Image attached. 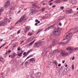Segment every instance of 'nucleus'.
Wrapping results in <instances>:
<instances>
[{"label": "nucleus", "instance_id": "1", "mask_svg": "<svg viewBox=\"0 0 78 78\" xmlns=\"http://www.w3.org/2000/svg\"><path fill=\"white\" fill-rule=\"evenodd\" d=\"M27 18L25 17V15H24L22 16L20 20L16 22L15 25H17V24H19V23H25V21L27 20Z\"/></svg>", "mask_w": 78, "mask_h": 78}, {"label": "nucleus", "instance_id": "2", "mask_svg": "<svg viewBox=\"0 0 78 78\" xmlns=\"http://www.w3.org/2000/svg\"><path fill=\"white\" fill-rule=\"evenodd\" d=\"M4 21H0V27H2V26H4L8 22H10L11 20L9 19H8L6 17H5L4 18Z\"/></svg>", "mask_w": 78, "mask_h": 78}, {"label": "nucleus", "instance_id": "3", "mask_svg": "<svg viewBox=\"0 0 78 78\" xmlns=\"http://www.w3.org/2000/svg\"><path fill=\"white\" fill-rule=\"evenodd\" d=\"M59 33H60V29L59 27H57V29H55L53 32V34L55 36H57L59 34Z\"/></svg>", "mask_w": 78, "mask_h": 78}, {"label": "nucleus", "instance_id": "4", "mask_svg": "<svg viewBox=\"0 0 78 78\" xmlns=\"http://www.w3.org/2000/svg\"><path fill=\"white\" fill-rule=\"evenodd\" d=\"M60 55L62 56H67L69 55V53L62 51L60 52Z\"/></svg>", "mask_w": 78, "mask_h": 78}, {"label": "nucleus", "instance_id": "5", "mask_svg": "<svg viewBox=\"0 0 78 78\" xmlns=\"http://www.w3.org/2000/svg\"><path fill=\"white\" fill-rule=\"evenodd\" d=\"M72 33H67L65 35V38L66 39H69L71 37H72Z\"/></svg>", "mask_w": 78, "mask_h": 78}, {"label": "nucleus", "instance_id": "6", "mask_svg": "<svg viewBox=\"0 0 78 78\" xmlns=\"http://www.w3.org/2000/svg\"><path fill=\"white\" fill-rule=\"evenodd\" d=\"M9 5H10V1H7L5 3L4 8H8Z\"/></svg>", "mask_w": 78, "mask_h": 78}, {"label": "nucleus", "instance_id": "7", "mask_svg": "<svg viewBox=\"0 0 78 78\" xmlns=\"http://www.w3.org/2000/svg\"><path fill=\"white\" fill-rule=\"evenodd\" d=\"M41 45V43L40 42L35 43L34 44V47L35 48L39 47Z\"/></svg>", "mask_w": 78, "mask_h": 78}, {"label": "nucleus", "instance_id": "8", "mask_svg": "<svg viewBox=\"0 0 78 78\" xmlns=\"http://www.w3.org/2000/svg\"><path fill=\"white\" fill-rule=\"evenodd\" d=\"M30 30V27L27 26L25 27V28L24 30V33H27L28 31Z\"/></svg>", "mask_w": 78, "mask_h": 78}, {"label": "nucleus", "instance_id": "9", "mask_svg": "<svg viewBox=\"0 0 78 78\" xmlns=\"http://www.w3.org/2000/svg\"><path fill=\"white\" fill-rule=\"evenodd\" d=\"M56 44H57V42H56V40L55 39H54L52 42V45H55Z\"/></svg>", "mask_w": 78, "mask_h": 78}, {"label": "nucleus", "instance_id": "10", "mask_svg": "<svg viewBox=\"0 0 78 78\" xmlns=\"http://www.w3.org/2000/svg\"><path fill=\"white\" fill-rule=\"evenodd\" d=\"M73 12V11L71 9L68 10L66 11V12L67 14H71V13H72Z\"/></svg>", "mask_w": 78, "mask_h": 78}, {"label": "nucleus", "instance_id": "11", "mask_svg": "<svg viewBox=\"0 0 78 78\" xmlns=\"http://www.w3.org/2000/svg\"><path fill=\"white\" fill-rule=\"evenodd\" d=\"M35 61V59L34 58H33L30 59L29 60V62H34Z\"/></svg>", "mask_w": 78, "mask_h": 78}, {"label": "nucleus", "instance_id": "12", "mask_svg": "<svg viewBox=\"0 0 78 78\" xmlns=\"http://www.w3.org/2000/svg\"><path fill=\"white\" fill-rule=\"evenodd\" d=\"M69 40H68L66 43L65 42H62L61 43V44H62V45H67V43L69 42Z\"/></svg>", "mask_w": 78, "mask_h": 78}, {"label": "nucleus", "instance_id": "13", "mask_svg": "<svg viewBox=\"0 0 78 78\" xmlns=\"http://www.w3.org/2000/svg\"><path fill=\"white\" fill-rule=\"evenodd\" d=\"M15 9V7L14 6H12L10 7V9L9 10L10 12H12L13 10H14Z\"/></svg>", "mask_w": 78, "mask_h": 78}, {"label": "nucleus", "instance_id": "14", "mask_svg": "<svg viewBox=\"0 0 78 78\" xmlns=\"http://www.w3.org/2000/svg\"><path fill=\"white\" fill-rule=\"evenodd\" d=\"M4 10V8H0V16H1V15H2V12Z\"/></svg>", "mask_w": 78, "mask_h": 78}, {"label": "nucleus", "instance_id": "15", "mask_svg": "<svg viewBox=\"0 0 78 78\" xmlns=\"http://www.w3.org/2000/svg\"><path fill=\"white\" fill-rule=\"evenodd\" d=\"M66 50L68 51H72V50H73V49L72 48L70 47H69L66 48Z\"/></svg>", "mask_w": 78, "mask_h": 78}, {"label": "nucleus", "instance_id": "16", "mask_svg": "<svg viewBox=\"0 0 78 78\" xmlns=\"http://www.w3.org/2000/svg\"><path fill=\"white\" fill-rule=\"evenodd\" d=\"M62 73L61 72V71H59L58 73V76H59V77L61 76L62 75Z\"/></svg>", "mask_w": 78, "mask_h": 78}, {"label": "nucleus", "instance_id": "17", "mask_svg": "<svg viewBox=\"0 0 78 78\" xmlns=\"http://www.w3.org/2000/svg\"><path fill=\"white\" fill-rule=\"evenodd\" d=\"M35 41V40H34L33 41H32L30 43L27 44V46H30L31 45H33V43H34V42Z\"/></svg>", "mask_w": 78, "mask_h": 78}, {"label": "nucleus", "instance_id": "18", "mask_svg": "<svg viewBox=\"0 0 78 78\" xmlns=\"http://www.w3.org/2000/svg\"><path fill=\"white\" fill-rule=\"evenodd\" d=\"M34 13V11L33 10L31 9L30 11V14L31 15H33V13Z\"/></svg>", "mask_w": 78, "mask_h": 78}, {"label": "nucleus", "instance_id": "19", "mask_svg": "<svg viewBox=\"0 0 78 78\" xmlns=\"http://www.w3.org/2000/svg\"><path fill=\"white\" fill-rule=\"evenodd\" d=\"M53 63L54 64L55 66H58V62L56 60H54L53 61Z\"/></svg>", "mask_w": 78, "mask_h": 78}, {"label": "nucleus", "instance_id": "20", "mask_svg": "<svg viewBox=\"0 0 78 78\" xmlns=\"http://www.w3.org/2000/svg\"><path fill=\"white\" fill-rule=\"evenodd\" d=\"M42 30H43V29H40L39 30H38L37 33H36V34H39V32H40V31H42Z\"/></svg>", "mask_w": 78, "mask_h": 78}, {"label": "nucleus", "instance_id": "21", "mask_svg": "<svg viewBox=\"0 0 78 78\" xmlns=\"http://www.w3.org/2000/svg\"><path fill=\"white\" fill-rule=\"evenodd\" d=\"M74 30L75 32H77V31H78V27L75 28L74 29Z\"/></svg>", "mask_w": 78, "mask_h": 78}, {"label": "nucleus", "instance_id": "22", "mask_svg": "<svg viewBox=\"0 0 78 78\" xmlns=\"http://www.w3.org/2000/svg\"><path fill=\"white\" fill-rule=\"evenodd\" d=\"M11 57L12 59L16 57V55L14 54H12L11 56Z\"/></svg>", "mask_w": 78, "mask_h": 78}, {"label": "nucleus", "instance_id": "23", "mask_svg": "<svg viewBox=\"0 0 78 78\" xmlns=\"http://www.w3.org/2000/svg\"><path fill=\"white\" fill-rule=\"evenodd\" d=\"M51 64H53V62H51V60H50L48 62V64H49V65L51 66Z\"/></svg>", "mask_w": 78, "mask_h": 78}, {"label": "nucleus", "instance_id": "24", "mask_svg": "<svg viewBox=\"0 0 78 78\" xmlns=\"http://www.w3.org/2000/svg\"><path fill=\"white\" fill-rule=\"evenodd\" d=\"M31 51L30 50H29L28 51L26 55H25V56H27V55H28L29 54V53H30Z\"/></svg>", "mask_w": 78, "mask_h": 78}, {"label": "nucleus", "instance_id": "25", "mask_svg": "<svg viewBox=\"0 0 78 78\" xmlns=\"http://www.w3.org/2000/svg\"><path fill=\"white\" fill-rule=\"evenodd\" d=\"M9 55V54L8 53V52L7 51L6 53H5V54L4 55V58H5L7 55Z\"/></svg>", "mask_w": 78, "mask_h": 78}, {"label": "nucleus", "instance_id": "26", "mask_svg": "<svg viewBox=\"0 0 78 78\" xmlns=\"http://www.w3.org/2000/svg\"><path fill=\"white\" fill-rule=\"evenodd\" d=\"M47 51H44L42 55L43 56H45L47 54Z\"/></svg>", "mask_w": 78, "mask_h": 78}, {"label": "nucleus", "instance_id": "27", "mask_svg": "<svg viewBox=\"0 0 78 78\" xmlns=\"http://www.w3.org/2000/svg\"><path fill=\"white\" fill-rule=\"evenodd\" d=\"M33 32H31V33L29 32L28 33L27 35H28L29 36H31V35L33 34Z\"/></svg>", "mask_w": 78, "mask_h": 78}, {"label": "nucleus", "instance_id": "28", "mask_svg": "<svg viewBox=\"0 0 78 78\" xmlns=\"http://www.w3.org/2000/svg\"><path fill=\"white\" fill-rule=\"evenodd\" d=\"M50 30V27H48V28L45 29V31H48V30Z\"/></svg>", "mask_w": 78, "mask_h": 78}, {"label": "nucleus", "instance_id": "29", "mask_svg": "<svg viewBox=\"0 0 78 78\" xmlns=\"http://www.w3.org/2000/svg\"><path fill=\"white\" fill-rule=\"evenodd\" d=\"M56 3H58L60 2H61V1L60 0H56L55 1Z\"/></svg>", "mask_w": 78, "mask_h": 78}, {"label": "nucleus", "instance_id": "30", "mask_svg": "<svg viewBox=\"0 0 78 78\" xmlns=\"http://www.w3.org/2000/svg\"><path fill=\"white\" fill-rule=\"evenodd\" d=\"M41 10L42 11H44L45 10V8L44 7L42 8Z\"/></svg>", "mask_w": 78, "mask_h": 78}, {"label": "nucleus", "instance_id": "31", "mask_svg": "<svg viewBox=\"0 0 78 78\" xmlns=\"http://www.w3.org/2000/svg\"><path fill=\"white\" fill-rule=\"evenodd\" d=\"M58 20H62V19H63V18H62V16H59V17Z\"/></svg>", "mask_w": 78, "mask_h": 78}, {"label": "nucleus", "instance_id": "32", "mask_svg": "<svg viewBox=\"0 0 78 78\" xmlns=\"http://www.w3.org/2000/svg\"><path fill=\"white\" fill-rule=\"evenodd\" d=\"M37 75H38V76H41V73H38Z\"/></svg>", "mask_w": 78, "mask_h": 78}, {"label": "nucleus", "instance_id": "33", "mask_svg": "<svg viewBox=\"0 0 78 78\" xmlns=\"http://www.w3.org/2000/svg\"><path fill=\"white\" fill-rule=\"evenodd\" d=\"M52 27V28H55L56 29V27H55V24H53V25H51Z\"/></svg>", "mask_w": 78, "mask_h": 78}, {"label": "nucleus", "instance_id": "34", "mask_svg": "<svg viewBox=\"0 0 78 78\" xmlns=\"http://www.w3.org/2000/svg\"><path fill=\"white\" fill-rule=\"evenodd\" d=\"M3 57H0V61H2L3 59Z\"/></svg>", "mask_w": 78, "mask_h": 78}, {"label": "nucleus", "instance_id": "35", "mask_svg": "<svg viewBox=\"0 0 78 78\" xmlns=\"http://www.w3.org/2000/svg\"><path fill=\"white\" fill-rule=\"evenodd\" d=\"M72 70L74 69V65L73 64L72 65Z\"/></svg>", "mask_w": 78, "mask_h": 78}, {"label": "nucleus", "instance_id": "36", "mask_svg": "<svg viewBox=\"0 0 78 78\" xmlns=\"http://www.w3.org/2000/svg\"><path fill=\"white\" fill-rule=\"evenodd\" d=\"M6 43H5L4 44H3L1 46H2V47H3L5 46V45H6Z\"/></svg>", "mask_w": 78, "mask_h": 78}, {"label": "nucleus", "instance_id": "37", "mask_svg": "<svg viewBox=\"0 0 78 78\" xmlns=\"http://www.w3.org/2000/svg\"><path fill=\"white\" fill-rule=\"evenodd\" d=\"M33 6H34V7H36V4H32Z\"/></svg>", "mask_w": 78, "mask_h": 78}, {"label": "nucleus", "instance_id": "38", "mask_svg": "<svg viewBox=\"0 0 78 78\" xmlns=\"http://www.w3.org/2000/svg\"><path fill=\"white\" fill-rule=\"evenodd\" d=\"M11 52V51L10 50H9V51H7L8 53H10Z\"/></svg>", "mask_w": 78, "mask_h": 78}, {"label": "nucleus", "instance_id": "39", "mask_svg": "<svg viewBox=\"0 0 78 78\" xmlns=\"http://www.w3.org/2000/svg\"><path fill=\"white\" fill-rule=\"evenodd\" d=\"M23 52H24L23 51L21 50L20 53V54H21L22 55L23 54Z\"/></svg>", "mask_w": 78, "mask_h": 78}, {"label": "nucleus", "instance_id": "40", "mask_svg": "<svg viewBox=\"0 0 78 78\" xmlns=\"http://www.w3.org/2000/svg\"><path fill=\"white\" fill-rule=\"evenodd\" d=\"M24 42V41H21L20 43V44H22Z\"/></svg>", "mask_w": 78, "mask_h": 78}, {"label": "nucleus", "instance_id": "41", "mask_svg": "<svg viewBox=\"0 0 78 78\" xmlns=\"http://www.w3.org/2000/svg\"><path fill=\"white\" fill-rule=\"evenodd\" d=\"M20 50V47H18L17 50L18 51H19Z\"/></svg>", "mask_w": 78, "mask_h": 78}, {"label": "nucleus", "instance_id": "42", "mask_svg": "<svg viewBox=\"0 0 78 78\" xmlns=\"http://www.w3.org/2000/svg\"><path fill=\"white\" fill-rule=\"evenodd\" d=\"M49 27V29H53V28L51 26Z\"/></svg>", "mask_w": 78, "mask_h": 78}, {"label": "nucleus", "instance_id": "43", "mask_svg": "<svg viewBox=\"0 0 78 78\" xmlns=\"http://www.w3.org/2000/svg\"><path fill=\"white\" fill-rule=\"evenodd\" d=\"M74 50H77V51H78V48H74Z\"/></svg>", "mask_w": 78, "mask_h": 78}, {"label": "nucleus", "instance_id": "44", "mask_svg": "<svg viewBox=\"0 0 78 78\" xmlns=\"http://www.w3.org/2000/svg\"><path fill=\"white\" fill-rule=\"evenodd\" d=\"M17 55L18 56H20V57L21 56H22V55L20 53L18 54Z\"/></svg>", "mask_w": 78, "mask_h": 78}, {"label": "nucleus", "instance_id": "45", "mask_svg": "<svg viewBox=\"0 0 78 78\" xmlns=\"http://www.w3.org/2000/svg\"><path fill=\"white\" fill-rule=\"evenodd\" d=\"M60 8L61 9H62V10H63V9H64V7H63V6H62V7H61Z\"/></svg>", "mask_w": 78, "mask_h": 78}, {"label": "nucleus", "instance_id": "46", "mask_svg": "<svg viewBox=\"0 0 78 78\" xmlns=\"http://www.w3.org/2000/svg\"><path fill=\"white\" fill-rule=\"evenodd\" d=\"M30 78H33V75L31 74L30 76Z\"/></svg>", "mask_w": 78, "mask_h": 78}, {"label": "nucleus", "instance_id": "47", "mask_svg": "<svg viewBox=\"0 0 78 78\" xmlns=\"http://www.w3.org/2000/svg\"><path fill=\"white\" fill-rule=\"evenodd\" d=\"M26 53H27L26 52H25L23 53V55L24 56H25V55H27Z\"/></svg>", "mask_w": 78, "mask_h": 78}, {"label": "nucleus", "instance_id": "48", "mask_svg": "<svg viewBox=\"0 0 78 78\" xmlns=\"http://www.w3.org/2000/svg\"><path fill=\"white\" fill-rule=\"evenodd\" d=\"M9 29L10 30H12V29H13V27H10L9 28Z\"/></svg>", "mask_w": 78, "mask_h": 78}, {"label": "nucleus", "instance_id": "49", "mask_svg": "<svg viewBox=\"0 0 78 78\" xmlns=\"http://www.w3.org/2000/svg\"><path fill=\"white\" fill-rule=\"evenodd\" d=\"M28 63V62H26L25 63V65H26V66H27Z\"/></svg>", "mask_w": 78, "mask_h": 78}, {"label": "nucleus", "instance_id": "50", "mask_svg": "<svg viewBox=\"0 0 78 78\" xmlns=\"http://www.w3.org/2000/svg\"><path fill=\"white\" fill-rule=\"evenodd\" d=\"M20 33V31L19 30L18 31L17 33V34H19V33Z\"/></svg>", "mask_w": 78, "mask_h": 78}, {"label": "nucleus", "instance_id": "51", "mask_svg": "<svg viewBox=\"0 0 78 78\" xmlns=\"http://www.w3.org/2000/svg\"><path fill=\"white\" fill-rule=\"evenodd\" d=\"M20 12H21V11L20 10L18 11V12H17V14H19V13H20Z\"/></svg>", "mask_w": 78, "mask_h": 78}, {"label": "nucleus", "instance_id": "52", "mask_svg": "<svg viewBox=\"0 0 78 78\" xmlns=\"http://www.w3.org/2000/svg\"><path fill=\"white\" fill-rule=\"evenodd\" d=\"M61 66V64L59 63L58 65V67H60Z\"/></svg>", "mask_w": 78, "mask_h": 78}, {"label": "nucleus", "instance_id": "53", "mask_svg": "<svg viewBox=\"0 0 78 78\" xmlns=\"http://www.w3.org/2000/svg\"><path fill=\"white\" fill-rule=\"evenodd\" d=\"M31 38H29L28 39V41H31Z\"/></svg>", "mask_w": 78, "mask_h": 78}, {"label": "nucleus", "instance_id": "54", "mask_svg": "<svg viewBox=\"0 0 78 78\" xmlns=\"http://www.w3.org/2000/svg\"><path fill=\"white\" fill-rule=\"evenodd\" d=\"M53 0H51V1H49L48 2V3H50V2H53Z\"/></svg>", "mask_w": 78, "mask_h": 78}, {"label": "nucleus", "instance_id": "55", "mask_svg": "<svg viewBox=\"0 0 78 78\" xmlns=\"http://www.w3.org/2000/svg\"><path fill=\"white\" fill-rule=\"evenodd\" d=\"M59 25L60 26H61L62 25V24H61V23H59Z\"/></svg>", "mask_w": 78, "mask_h": 78}, {"label": "nucleus", "instance_id": "56", "mask_svg": "<svg viewBox=\"0 0 78 78\" xmlns=\"http://www.w3.org/2000/svg\"><path fill=\"white\" fill-rule=\"evenodd\" d=\"M75 59V57L73 56L72 58V60H74Z\"/></svg>", "mask_w": 78, "mask_h": 78}, {"label": "nucleus", "instance_id": "57", "mask_svg": "<svg viewBox=\"0 0 78 78\" xmlns=\"http://www.w3.org/2000/svg\"><path fill=\"white\" fill-rule=\"evenodd\" d=\"M55 5H53L52 6V8H55Z\"/></svg>", "mask_w": 78, "mask_h": 78}, {"label": "nucleus", "instance_id": "58", "mask_svg": "<svg viewBox=\"0 0 78 78\" xmlns=\"http://www.w3.org/2000/svg\"><path fill=\"white\" fill-rule=\"evenodd\" d=\"M52 45H51V46H50V47H49V48H52Z\"/></svg>", "mask_w": 78, "mask_h": 78}, {"label": "nucleus", "instance_id": "59", "mask_svg": "<svg viewBox=\"0 0 78 78\" xmlns=\"http://www.w3.org/2000/svg\"><path fill=\"white\" fill-rule=\"evenodd\" d=\"M49 5H53V3H50L49 4Z\"/></svg>", "mask_w": 78, "mask_h": 78}, {"label": "nucleus", "instance_id": "60", "mask_svg": "<svg viewBox=\"0 0 78 78\" xmlns=\"http://www.w3.org/2000/svg\"><path fill=\"white\" fill-rule=\"evenodd\" d=\"M65 62V61H64V60H63L62 61V62L63 64H64V63Z\"/></svg>", "mask_w": 78, "mask_h": 78}, {"label": "nucleus", "instance_id": "61", "mask_svg": "<svg viewBox=\"0 0 78 78\" xmlns=\"http://www.w3.org/2000/svg\"><path fill=\"white\" fill-rule=\"evenodd\" d=\"M37 24H38V23H35V26H37Z\"/></svg>", "mask_w": 78, "mask_h": 78}, {"label": "nucleus", "instance_id": "62", "mask_svg": "<svg viewBox=\"0 0 78 78\" xmlns=\"http://www.w3.org/2000/svg\"><path fill=\"white\" fill-rule=\"evenodd\" d=\"M38 20H35L36 22H38Z\"/></svg>", "mask_w": 78, "mask_h": 78}, {"label": "nucleus", "instance_id": "63", "mask_svg": "<svg viewBox=\"0 0 78 78\" xmlns=\"http://www.w3.org/2000/svg\"><path fill=\"white\" fill-rule=\"evenodd\" d=\"M65 67H67V64H66V65H65Z\"/></svg>", "mask_w": 78, "mask_h": 78}, {"label": "nucleus", "instance_id": "64", "mask_svg": "<svg viewBox=\"0 0 78 78\" xmlns=\"http://www.w3.org/2000/svg\"><path fill=\"white\" fill-rule=\"evenodd\" d=\"M9 58H11V55H9Z\"/></svg>", "mask_w": 78, "mask_h": 78}]
</instances>
